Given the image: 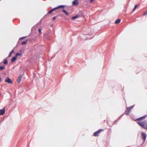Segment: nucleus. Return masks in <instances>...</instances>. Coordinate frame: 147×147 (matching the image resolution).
I'll list each match as a JSON object with an SVG mask.
<instances>
[{"label": "nucleus", "mask_w": 147, "mask_h": 147, "mask_svg": "<svg viewBox=\"0 0 147 147\" xmlns=\"http://www.w3.org/2000/svg\"><path fill=\"white\" fill-rule=\"evenodd\" d=\"M145 116H143L140 117L136 119V120L139 121L137 122V123L139 125H140L141 127L145 129H147V121H140L144 118Z\"/></svg>", "instance_id": "nucleus-1"}, {"label": "nucleus", "mask_w": 147, "mask_h": 147, "mask_svg": "<svg viewBox=\"0 0 147 147\" xmlns=\"http://www.w3.org/2000/svg\"><path fill=\"white\" fill-rule=\"evenodd\" d=\"M65 5H59L56 7L54 8L51 10L50 11L48 12L47 13L48 14H50L52 12L55 11L56 10H57L59 8H62V11L64 13L65 15L67 16H68L69 15V13L68 12L66 11L65 9H64V8L65 7Z\"/></svg>", "instance_id": "nucleus-2"}, {"label": "nucleus", "mask_w": 147, "mask_h": 147, "mask_svg": "<svg viewBox=\"0 0 147 147\" xmlns=\"http://www.w3.org/2000/svg\"><path fill=\"white\" fill-rule=\"evenodd\" d=\"M103 129H100L97 131L95 132L93 134V135L94 136H98L99 135L101 131H104Z\"/></svg>", "instance_id": "nucleus-3"}, {"label": "nucleus", "mask_w": 147, "mask_h": 147, "mask_svg": "<svg viewBox=\"0 0 147 147\" xmlns=\"http://www.w3.org/2000/svg\"><path fill=\"white\" fill-rule=\"evenodd\" d=\"M5 82H7L9 84H12L13 82L11 79L9 77H7L5 79Z\"/></svg>", "instance_id": "nucleus-4"}, {"label": "nucleus", "mask_w": 147, "mask_h": 147, "mask_svg": "<svg viewBox=\"0 0 147 147\" xmlns=\"http://www.w3.org/2000/svg\"><path fill=\"white\" fill-rule=\"evenodd\" d=\"M141 138L143 139L144 141L145 140L146 137V134L144 132H142L141 134Z\"/></svg>", "instance_id": "nucleus-5"}, {"label": "nucleus", "mask_w": 147, "mask_h": 147, "mask_svg": "<svg viewBox=\"0 0 147 147\" xmlns=\"http://www.w3.org/2000/svg\"><path fill=\"white\" fill-rule=\"evenodd\" d=\"M72 3L73 5H78L79 4L78 0H75L73 1Z\"/></svg>", "instance_id": "nucleus-6"}, {"label": "nucleus", "mask_w": 147, "mask_h": 147, "mask_svg": "<svg viewBox=\"0 0 147 147\" xmlns=\"http://www.w3.org/2000/svg\"><path fill=\"white\" fill-rule=\"evenodd\" d=\"M5 112V109L4 108L2 109H0V115H4Z\"/></svg>", "instance_id": "nucleus-7"}, {"label": "nucleus", "mask_w": 147, "mask_h": 147, "mask_svg": "<svg viewBox=\"0 0 147 147\" xmlns=\"http://www.w3.org/2000/svg\"><path fill=\"white\" fill-rule=\"evenodd\" d=\"M17 57L16 56L13 57L11 59V61L12 62L15 61L17 59Z\"/></svg>", "instance_id": "nucleus-8"}, {"label": "nucleus", "mask_w": 147, "mask_h": 147, "mask_svg": "<svg viewBox=\"0 0 147 147\" xmlns=\"http://www.w3.org/2000/svg\"><path fill=\"white\" fill-rule=\"evenodd\" d=\"M22 78V76L21 75L18 78V80H17V82L18 83H19L20 82V81L21 80Z\"/></svg>", "instance_id": "nucleus-9"}, {"label": "nucleus", "mask_w": 147, "mask_h": 147, "mask_svg": "<svg viewBox=\"0 0 147 147\" xmlns=\"http://www.w3.org/2000/svg\"><path fill=\"white\" fill-rule=\"evenodd\" d=\"M121 21V20L120 19H117L115 22V23L116 24H118Z\"/></svg>", "instance_id": "nucleus-10"}, {"label": "nucleus", "mask_w": 147, "mask_h": 147, "mask_svg": "<svg viewBox=\"0 0 147 147\" xmlns=\"http://www.w3.org/2000/svg\"><path fill=\"white\" fill-rule=\"evenodd\" d=\"M78 17H79L78 16H74L72 17L71 18V19L72 20H74V19H75L78 18Z\"/></svg>", "instance_id": "nucleus-11"}, {"label": "nucleus", "mask_w": 147, "mask_h": 147, "mask_svg": "<svg viewBox=\"0 0 147 147\" xmlns=\"http://www.w3.org/2000/svg\"><path fill=\"white\" fill-rule=\"evenodd\" d=\"M3 63L4 64H7L8 63L7 60L6 59H4Z\"/></svg>", "instance_id": "nucleus-12"}, {"label": "nucleus", "mask_w": 147, "mask_h": 147, "mask_svg": "<svg viewBox=\"0 0 147 147\" xmlns=\"http://www.w3.org/2000/svg\"><path fill=\"white\" fill-rule=\"evenodd\" d=\"M130 112L128 110H127L126 109L125 112V114L127 115H128Z\"/></svg>", "instance_id": "nucleus-13"}, {"label": "nucleus", "mask_w": 147, "mask_h": 147, "mask_svg": "<svg viewBox=\"0 0 147 147\" xmlns=\"http://www.w3.org/2000/svg\"><path fill=\"white\" fill-rule=\"evenodd\" d=\"M21 55V54L20 53H17L16 54L15 56H16L17 57L18 56Z\"/></svg>", "instance_id": "nucleus-14"}, {"label": "nucleus", "mask_w": 147, "mask_h": 147, "mask_svg": "<svg viewBox=\"0 0 147 147\" xmlns=\"http://www.w3.org/2000/svg\"><path fill=\"white\" fill-rule=\"evenodd\" d=\"M132 108V107H129L127 108V110L130 112Z\"/></svg>", "instance_id": "nucleus-15"}, {"label": "nucleus", "mask_w": 147, "mask_h": 147, "mask_svg": "<svg viewBox=\"0 0 147 147\" xmlns=\"http://www.w3.org/2000/svg\"><path fill=\"white\" fill-rule=\"evenodd\" d=\"M5 67L4 66L0 67V70H2L4 69Z\"/></svg>", "instance_id": "nucleus-16"}, {"label": "nucleus", "mask_w": 147, "mask_h": 147, "mask_svg": "<svg viewBox=\"0 0 147 147\" xmlns=\"http://www.w3.org/2000/svg\"><path fill=\"white\" fill-rule=\"evenodd\" d=\"M27 40H26L25 41H24V42H23L22 43V45H24V44H26L27 43Z\"/></svg>", "instance_id": "nucleus-17"}, {"label": "nucleus", "mask_w": 147, "mask_h": 147, "mask_svg": "<svg viewBox=\"0 0 147 147\" xmlns=\"http://www.w3.org/2000/svg\"><path fill=\"white\" fill-rule=\"evenodd\" d=\"M138 5H135L134 7L133 10V11H134L136 9V8L138 7Z\"/></svg>", "instance_id": "nucleus-18"}, {"label": "nucleus", "mask_w": 147, "mask_h": 147, "mask_svg": "<svg viewBox=\"0 0 147 147\" xmlns=\"http://www.w3.org/2000/svg\"><path fill=\"white\" fill-rule=\"evenodd\" d=\"M13 50H12L11 52L10 53H9V57H10L11 56V55L13 53Z\"/></svg>", "instance_id": "nucleus-19"}, {"label": "nucleus", "mask_w": 147, "mask_h": 147, "mask_svg": "<svg viewBox=\"0 0 147 147\" xmlns=\"http://www.w3.org/2000/svg\"><path fill=\"white\" fill-rule=\"evenodd\" d=\"M38 31H39V32L40 34H41V29H40H40H38Z\"/></svg>", "instance_id": "nucleus-20"}, {"label": "nucleus", "mask_w": 147, "mask_h": 147, "mask_svg": "<svg viewBox=\"0 0 147 147\" xmlns=\"http://www.w3.org/2000/svg\"><path fill=\"white\" fill-rule=\"evenodd\" d=\"M26 37H22V38H21L20 39V40H23V39H24L25 38H26Z\"/></svg>", "instance_id": "nucleus-21"}, {"label": "nucleus", "mask_w": 147, "mask_h": 147, "mask_svg": "<svg viewBox=\"0 0 147 147\" xmlns=\"http://www.w3.org/2000/svg\"><path fill=\"white\" fill-rule=\"evenodd\" d=\"M146 14H147V11L144 12L143 13V15H145Z\"/></svg>", "instance_id": "nucleus-22"}, {"label": "nucleus", "mask_w": 147, "mask_h": 147, "mask_svg": "<svg viewBox=\"0 0 147 147\" xmlns=\"http://www.w3.org/2000/svg\"><path fill=\"white\" fill-rule=\"evenodd\" d=\"M94 0H90V2L91 3H92Z\"/></svg>", "instance_id": "nucleus-23"}, {"label": "nucleus", "mask_w": 147, "mask_h": 147, "mask_svg": "<svg viewBox=\"0 0 147 147\" xmlns=\"http://www.w3.org/2000/svg\"><path fill=\"white\" fill-rule=\"evenodd\" d=\"M56 19L55 17H54L53 18V20H54Z\"/></svg>", "instance_id": "nucleus-24"}, {"label": "nucleus", "mask_w": 147, "mask_h": 147, "mask_svg": "<svg viewBox=\"0 0 147 147\" xmlns=\"http://www.w3.org/2000/svg\"><path fill=\"white\" fill-rule=\"evenodd\" d=\"M1 81V78H0V81Z\"/></svg>", "instance_id": "nucleus-25"}, {"label": "nucleus", "mask_w": 147, "mask_h": 147, "mask_svg": "<svg viewBox=\"0 0 147 147\" xmlns=\"http://www.w3.org/2000/svg\"><path fill=\"white\" fill-rule=\"evenodd\" d=\"M1 65V63H0V65Z\"/></svg>", "instance_id": "nucleus-26"}]
</instances>
